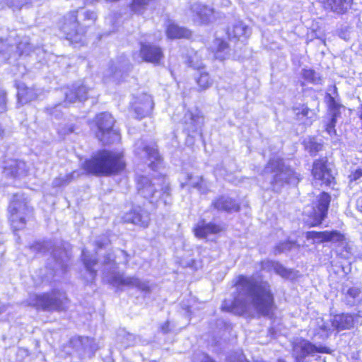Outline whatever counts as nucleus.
Instances as JSON below:
<instances>
[{
    "instance_id": "24",
    "label": "nucleus",
    "mask_w": 362,
    "mask_h": 362,
    "mask_svg": "<svg viewBox=\"0 0 362 362\" xmlns=\"http://www.w3.org/2000/svg\"><path fill=\"white\" fill-rule=\"evenodd\" d=\"M222 230V227L213 223L199 221L194 228V235L198 238H206L208 235L216 234Z\"/></svg>"
},
{
    "instance_id": "33",
    "label": "nucleus",
    "mask_w": 362,
    "mask_h": 362,
    "mask_svg": "<svg viewBox=\"0 0 362 362\" xmlns=\"http://www.w3.org/2000/svg\"><path fill=\"white\" fill-rule=\"evenodd\" d=\"M83 261L86 270L88 272L90 279H93L96 275V270L93 267L96 264L95 259L90 257L85 250L82 252Z\"/></svg>"
},
{
    "instance_id": "38",
    "label": "nucleus",
    "mask_w": 362,
    "mask_h": 362,
    "mask_svg": "<svg viewBox=\"0 0 362 362\" xmlns=\"http://www.w3.org/2000/svg\"><path fill=\"white\" fill-rule=\"evenodd\" d=\"M197 83L201 90H206L212 85V81L206 72L200 73L199 76L197 79Z\"/></svg>"
},
{
    "instance_id": "14",
    "label": "nucleus",
    "mask_w": 362,
    "mask_h": 362,
    "mask_svg": "<svg viewBox=\"0 0 362 362\" xmlns=\"http://www.w3.org/2000/svg\"><path fill=\"white\" fill-rule=\"evenodd\" d=\"M153 105L154 103L151 96L144 93L135 98V100L132 103V108L134 110L136 117L141 119L150 115Z\"/></svg>"
},
{
    "instance_id": "5",
    "label": "nucleus",
    "mask_w": 362,
    "mask_h": 362,
    "mask_svg": "<svg viewBox=\"0 0 362 362\" xmlns=\"http://www.w3.org/2000/svg\"><path fill=\"white\" fill-rule=\"evenodd\" d=\"M320 353H330L329 349L323 346H316L310 341L301 339L293 346V354L296 362H326L325 358L318 355Z\"/></svg>"
},
{
    "instance_id": "46",
    "label": "nucleus",
    "mask_w": 362,
    "mask_h": 362,
    "mask_svg": "<svg viewBox=\"0 0 362 362\" xmlns=\"http://www.w3.org/2000/svg\"><path fill=\"white\" fill-rule=\"evenodd\" d=\"M193 362H215L208 355L204 353L197 354L193 360Z\"/></svg>"
},
{
    "instance_id": "45",
    "label": "nucleus",
    "mask_w": 362,
    "mask_h": 362,
    "mask_svg": "<svg viewBox=\"0 0 362 362\" xmlns=\"http://www.w3.org/2000/svg\"><path fill=\"white\" fill-rule=\"evenodd\" d=\"M337 114L334 113V116H331L329 122L327 124L326 130L329 135L335 134L336 130L334 129L337 122Z\"/></svg>"
},
{
    "instance_id": "37",
    "label": "nucleus",
    "mask_w": 362,
    "mask_h": 362,
    "mask_svg": "<svg viewBox=\"0 0 362 362\" xmlns=\"http://www.w3.org/2000/svg\"><path fill=\"white\" fill-rule=\"evenodd\" d=\"M341 247L342 250L340 252V255L343 258L349 259L354 255V248L352 243L347 242L346 240Z\"/></svg>"
},
{
    "instance_id": "21",
    "label": "nucleus",
    "mask_w": 362,
    "mask_h": 362,
    "mask_svg": "<svg viewBox=\"0 0 362 362\" xmlns=\"http://www.w3.org/2000/svg\"><path fill=\"white\" fill-rule=\"evenodd\" d=\"M77 12L73 11L64 16V22L62 26V30L66 35L67 39H71L74 35L78 33Z\"/></svg>"
},
{
    "instance_id": "32",
    "label": "nucleus",
    "mask_w": 362,
    "mask_h": 362,
    "mask_svg": "<svg viewBox=\"0 0 362 362\" xmlns=\"http://www.w3.org/2000/svg\"><path fill=\"white\" fill-rule=\"evenodd\" d=\"M186 185H189L194 188H197L201 193H206V189L204 188V180L202 177L194 176L192 175H187Z\"/></svg>"
},
{
    "instance_id": "26",
    "label": "nucleus",
    "mask_w": 362,
    "mask_h": 362,
    "mask_svg": "<svg viewBox=\"0 0 362 362\" xmlns=\"http://www.w3.org/2000/svg\"><path fill=\"white\" fill-rule=\"evenodd\" d=\"M262 269L265 270L267 272L274 271L276 274L284 278H289L292 274V271L286 269L283 265L279 264V262L271 261V260H264L261 263Z\"/></svg>"
},
{
    "instance_id": "18",
    "label": "nucleus",
    "mask_w": 362,
    "mask_h": 362,
    "mask_svg": "<svg viewBox=\"0 0 362 362\" xmlns=\"http://www.w3.org/2000/svg\"><path fill=\"white\" fill-rule=\"evenodd\" d=\"M332 329V323L325 322L322 318H317L311 322L309 332L313 338L324 340L329 336Z\"/></svg>"
},
{
    "instance_id": "1",
    "label": "nucleus",
    "mask_w": 362,
    "mask_h": 362,
    "mask_svg": "<svg viewBox=\"0 0 362 362\" xmlns=\"http://www.w3.org/2000/svg\"><path fill=\"white\" fill-rule=\"evenodd\" d=\"M235 287L237 294L233 299H226L223 302V310L246 317H252L255 313L270 314L274 305V296L267 281L252 276L240 275Z\"/></svg>"
},
{
    "instance_id": "43",
    "label": "nucleus",
    "mask_w": 362,
    "mask_h": 362,
    "mask_svg": "<svg viewBox=\"0 0 362 362\" xmlns=\"http://www.w3.org/2000/svg\"><path fill=\"white\" fill-rule=\"evenodd\" d=\"M227 362H249L242 351H238L230 354Z\"/></svg>"
},
{
    "instance_id": "29",
    "label": "nucleus",
    "mask_w": 362,
    "mask_h": 362,
    "mask_svg": "<svg viewBox=\"0 0 362 362\" xmlns=\"http://www.w3.org/2000/svg\"><path fill=\"white\" fill-rule=\"evenodd\" d=\"M167 36L170 39L175 38H189L191 37V32L185 28L178 26L172 21H169L166 30Z\"/></svg>"
},
{
    "instance_id": "36",
    "label": "nucleus",
    "mask_w": 362,
    "mask_h": 362,
    "mask_svg": "<svg viewBox=\"0 0 362 362\" xmlns=\"http://www.w3.org/2000/svg\"><path fill=\"white\" fill-rule=\"evenodd\" d=\"M308 240H313V243H322L327 242V231H309L305 234Z\"/></svg>"
},
{
    "instance_id": "4",
    "label": "nucleus",
    "mask_w": 362,
    "mask_h": 362,
    "mask_svg": "<svg viewBox=\"0 0 362 362\" xmlns=\"http://www.w3.org/2000/svg\"><path fill=\"white\" fill-rule=\"evenodd\" d=\"M264 173L270 175L272 189L276 192L286 184L296 185L300 180V175L286 166L279 158L271 159L265 167Z\"/></svg>"
},
{
    "instance_id": "56",
    "label": "nucleus",
    "mask_w": 362,
    "mask_h": 362,
    "mask_svg": "<svg viewBox=\"0 0 362 362\" xmlns=\"http://www.w3.org/2000/svg\"><path fill=\"white\" fill-rule=\"evenodd\" d=\"M104 264H105V266H107L108 264H110L111 266L115 265V262L114 261H112V260L110 257H107V259L105 260Z\"/></svg>"
},
{
    "instance_id": "54",
    "label": "nucleus",
    "mask_w": 362,
    "mask_h": 362,
    "mask_svg": "<svg viewBox=\"0 0 362 362\" xmlns=\"http://www.w3.org/2000/svg\"><path fill=\"white\" fill-rule=\"evenodd\" d=\"M169 322H166L161 326L160 329L163 333H167L169 332Z\"/></svg>"
},
{
    "instance_id": "41",
    "label": "nucleus",
    "mask_w": 362,
    "mask_h": 362,
    "mask_svg": "<svg viewBox=\"0 0 362 362\" xmlns=\"http://www.w3.org/2000/svg\"><path fill=\"white\" fill-rule=\"evenodd\" d=\"M73 179L72 174H66L64 175H60L58 177H56L53 182L52 185L54 187H59L62 186H65L68 185Z\"/></svg>"
},
{
    "instance_id": "30",
    "label": "nucleus",
    "mask_w": 362,
    "mask_h": 362,
    "mask_svg": "<svg viewBox=\"0 0 362 362\" xmlns=\"http://www.w3.org/2000/svg\"><path fill=\"white\" fill-rule=\"evenodd\" d=\"M214 57L219 60L225 59L228 55V47L227 43L221 39H216L212 47Z\"/></svg>"
},
{
    "instance_id": "15",
    "label": "nucleus",
    "mask_w": 362,
    "mask_h": 362,
    "mask_svg": "<svg viewBox=\"0 0 362 362\" xmlns=\"http://www.w3.org/2000/svg\"><path fill=\"white\" fill-rule=\"evenodd\" d=\"M123 218L125 222L143 228H147L151 221L150 214L140 206L132 209L124 216Z\"/></svg>"
},
{
    "instance_id": "31",
    "label": "nucleus",
    "mask_w": 362,
    "mask_h": 362,
    "mask_svg": "<svg viewBox=\"0 0 362 362\" xmlns=\"http://www.w3.org/2000/svg\"><path fill=\"white\" fill-rule=\"evenodd\" d=\"M18 99L20 103H25L37 98V95L31 88L18 87Z\"/></svg>"
},
{
    "instance_id": "42",
    "label": "nucleus",
    "mask_w": 362,
    "mask_h": 362,
    "mask_svg": "<svg viewBox=\"0 0 362 362\" xmlns=\"http://www.w3.org/2000/svg\"><path fill=\"white\" fill-rule=\"evenodd\" d=\"M296 243L295 241H286L285 243H279L275 248V253H281L286 251H289L292 248L296 247Z\"/></svg>"
},
{
    "instance_id": "19",
    "label": "nucleus",
    "mask_w": 362,
    "mask_h": 362,
    "mask_svg": "<svg viewBox=\"0 0 362 362\" xmlns=\"http://www.w3.org/2000/svg\"><path fill=\"white\" fill-rule=\"evenodd\" d=\"M295 119L304 125H310L315 119V112L305 104H298L293 107Z\"/></svg>"
},
{
    "instance_id": "59",
    "label": "nucleus",
    "mask_w": 362,
    "mask_h": 362,
    "mask_svg": "<svg viewBox=\"0 0 362 362\" xmlns=\"http://www.w3.org/2000/svg\"><path fill=\"white\" fill-rule=\"evenodd\" d=\"M120 252H121V254H122V255H124V257L125 258H127V254L124 251L121 250V251H120ZM127 262H128V259H126V260H125V263H127Z\"/></svg>"
},
{
    "instance_id": "20",
    "label": "nucleus",
    "mask_w": 362,
    "mask_h": 362,
    "mask_svg": "<svg viewBox=\"0 0 362 362\" xmlns=\"http://www.w3.org/2000/svg\"><path fill=\"white\" fill-rule=\"evenodd\" d=\"M27 165L24 161L10 160L4 167V173L6 176L21 177L25 175Z\"/></svg>"
},
{
    "instance_id": "9",
    "label": "nucleus",
    "mask_w": 362,
    "mask_h": 362,
    "mask_svg": "<svg viewBox=\"0 0 362 362\" xmlns=\"http://www.w3.org/2000/svg\"><path fill=\"white\" fill-rule=\"evenodd\" d=\"M135 154L141 159H146L148 167L157 170L161 163L160 156L154 144H147L143 140L135 144Z\"/></svg>"
},
{
    "instance_id": "28",
    "label": "nucleus",
    "mask_w": 362,
    "mask_h": 362,
    "mask_svg": "<svg viewBox=\"0 0 362 362\" xmlns=\"http://www.w3.org/2000/svg\"><path fill=\"white\" fill-rule=\"evenodd\" d=\"M250 34L249 28L243 22H237L232 28L228 29V35L230 39L244 41Z\"/></svg>"
},
{
    "instance_id": "57",
    "label": "nucleus",
    "mask_w": 362,
    "mask_h": 362,
    "mask_svg": "<svg viewBox=\"0 0 362 362\" xmlns=\"http://www.w3.org/2000/svg\"><path fill=\"white\" fill-rule=\"evenodd\" d=\"M190 63L192 64L191 66H193L194 69H199L202 66V64L197 65L192 64V61H191Z\"/></svg>"
},
{
    "instance_id": "22",
    "label": "nucleus",
    "mask_w": 362,
    "mask_h": 362,
    "mask_svg": "<svg viewBox=\"0 0 362 362\" xmlns=\"http://www.w3.org/2000/svg\"><path fill=\"white\" fill-rule=\"evenodd\" d=\"M325 9L330 10L336 13H346L352 4L353 0H319Z\"/></svg>"
},
{
    "instance_id": "35",
    "label": "nucleus",
    "mask_w": 362,
    "mask_h": 362,
    "mask_svg": "<svg viewBox=\"0 0 362 362\" xmlns=\"http://www.w3.org/2000/svg\"><path fill=\"white\" fill-rule=\"evenodd\" d=\"M346 240L344 235L337 230L327 231V242L337 243L341 247Z\"/></svg>"
},
{
    "instance_id": "23",
    "label": "nucleus",
    "mask_w": 362,
    "mask_h": 362,
    "mask_svg": "<svg viewBox=\"0 0 362 362\" xmlns=\"http://www.w3.org/2000/svg\"><path fill=\"white\" fill-rule=\"evenodd\" d=\"M212 205L218 211H223L229 213L238 211L240 209L238 204L228 196L218 197L212 202Z\"/></svg>"
},
{
    "instance_id": "58",
    "label": "nucleus",
    "mask_w": 362,
    "mask_h": 362,
    "mask_svg": "<svg viewBox=\"0 0 362 362\" xmlns=\"http://www.w3.org/2000/svg\"><path fill=\"white\" fill-rule=\"evenodd\" d=\"M315 151H317L321 149L322 146L320 144H314Z\"/></svg>"
},
{
    "instance_id": "61",
    "label": "nucleus",
    "mask_w": 362,
    "mask_h": 362,
    "mask_svg": "<svg viewBox=\"0 0 362 362\" xmlns=\"http://www.w3.org/2000/svg\"><path fill=\"white\" fill-rule=\"evenodd\" d=\"M1 43H2V40H0V45H1Z\"/></svg>"
},
{
    "instance_id": "6",
    "label": "nucleus",
    "mask_w": 362,
    "mask_h": 362,
    "mask_svg": "<svg viewBox=\"0 0 362 362\" xmlns=\"http://www.w3.org/2000/svg\"><path fill=\"white\" fill-rule=\"evenodd\" d=\"M28 304L44 310H64L67 308L68 299L64 293L59 292L32 294L29 297Z\"/></svg>"
},
{
    "instance_id": "49",
    "label": "nucleus",
    "mask_w": 362,
    "mask_h": 362,
    "mask_svg": "<svg viewBox=\"0 0 362 362\" xmlns=\"http://www.w3.org/2000/svg\"><path fill=\"white\" fill-rule=\"evenodd\" d=\"M361 177H362V169L358 168L354 172H353L350 175V181H358Z\"/></svg>"
},
{
    "instance_id": "47",
    "label": "nucleus",
    "mask_w": 362,
    "mask_h": 362,
    "mask_svg": "<svg viewBox=\"0 0 362 362\" xmlns=\"http://www.w3.org/2000/svg\"><path fill=\"white\" fill-rule=\"evenodd\" d=\"M62 255H66V252L62 250H54L52 252V255L54 259L60 267H63L64 260L62 259Z\"/></svg>"
},
{
    "instance_id": "44",
    "label": "nucleus",
    "mask_w": 362,
    "mask_h": 362,
    "mask_svg": "<svg viewBox=\"0 0 362 362\" xmlns=\"http://www.w3.org/2000/svg\"><path fill=\"white\" fill-rule=\"evenodd\" d=\"M151 0H133L132 4V9L136 13H141L145 6Z\"/></svg>"
},
{
    "instance_id": "7",
    "label": "nucleus",
    "mask_w": 362,
    "mask_h": 362,
    "mask_svg": "<svg viewBox=\"0 0 362 362\" xmlns=\"http://www.w3.org/2000/svg\"><path fill=\"white\" fill-rule=\"evenodd\" d=\"M24 194L16 193L8 206L10 220L16 230L22 229L25 223V216L31 212Z\"/></svg>"
},
{
    "instance_id": "27",
    "label": "nucleus",
    "mask_w": 362,
    "mask_h": 362,
    "mask_svg": "<svg viewBox=\"0 0 362 362\" xmlns=\"http://www.w3.org/2000/svg\"><path fill=\"white\" fill-rule=\"evenodd\" d=\"M203 123V118L198 113L187 112L184 117L185 130L189 132H194L201 127Z\"/></svg>"
},
{
    "instance_id": "48",
    "label": "nucleus",
    "mask_w": 362,
    "mask_h": 362,
    "mask_svg": "<svg viewBox=\"0 0 362 362\" xmlns=\"http://www.w3.org/2000/svg\"><path fill=\"white\" fill-rule=\"evenodd\" d=\"M6 110V93L0 90V112H4Z\"/></svg>"
},
{
    "instance_id": "11",
    "label": "nucleus",
    "mask_w": 362,
    "mask_h": 362,
    "mask_svg": "<svg viewBox=\"0 0 362 362\" xmlns=\"http://www.w3.org/2000/svg\"><path fill=\"white\" fill-rule=\"evenodd\" d=\"M109 284L115 287L128 286L132 288H136L141 291H147L148 289V284L145 281H141L137 278L132 276H125L124 274L117 273L112 271L107 277Z\"/></svg>"
},
{
    "instance_id": "52",
    "label": "nucleus",
    "mask_w": 362,
    "mask_h": 362,
    "mask_svg": "<svg viewBox=\"0 0 362 362\" xmlns=\"http://www.w3.org/2000/svg\"><path fill=\"white\" fill-rule=\"evenodd\" d=\"M25 2L24 0H7L8 4H11L13 6H19Z\"/></svg>"
},
{
    "instance_id": "13",
    "label": "nucleus",
    "mask_w": 362,
    "mask_h": 362,
    "mask_svg": "<svg viewBox=\"0 0 362 362\" xmlns=\"http://www.w3.org/2000/svg\"><path fill=\"white\" fill-rule=\"evenodd\" d=\"M312 173L314 177V185H329L334 180L331 170L327 168L326 160H319L313 163Z\"/></svg>"
},
{
    "instance_id": "17",
    "label": "nucleus",
    "mask_w": 362,
    "mask_h": 362,
    "mask_svg": "<svg viewBox=\"0 0 362 362\" xmlns=\"http://www.w3.org/2000/svg\"><path fill=\"white\" fill-rule=\"evenodd\" d=\"M193 20L200 23H207L214 20V9L199 3L194 4L190 8Z\"/></svg>"
},
{
    "instance_id": "50",
    "label": "nucleus",
    "mask_w": 362,
    "mask_h": 362,
    "mask_svg": "<svg viewBox=\"0 0 362 362\" xmlns=\"http://www.w3.org/2000/svg\"><path fill=\"white\" fill-rule=\"evenodd\" d=\"M84 18L87 20H91L94 21L96 19V14L93 11H85L83 13Z\"/></svg>"
},
{
    "instance_id": "40",
    "label": "nucleus",
    "mask_w": 362,
    "mask_h": 362,
    "mask_svg": "<svg viewBox=\"0 0 362 362\" xmlns=\"http://www.w3.org/2000/svg\"><path fill=\"white\" fill-rule=\"evenodd\" d=\"M303 76L306 81L318 84L320 83L321 78L318 74L312 69H304L303 71Z\"/></svg>"
},
{
    "instance_id": "34",
    "label": "nucleus",
    "mask_w": 362,
    "mask_h": 362,
    "mask_svg": "<svg viewBox=\"0 0 362 362\" xmlns=\"http://www.w3.org/2000/svg\"><path fill=\"white\" fill-rule=\"evenodd\" d=\"M346 300L349 305H354L361 300V290L357 287L349 288L346 293Z\"/></svg>"
},
{
    "instance_id": "55",
    "label": "nucleus",
    "mask_w": 362,
    "mask_h": 362,
    "mask_svg": "<svg viewBox=\"0 0 362 362\" xmlns=\"http://www.w3.org/2000/svg\"><path fill=\"white\" fill-rule=\"evenodd\" d=\"M356 209L362 213V199H358L356 202Z\"/></svg>"
},
{
    "instance_id": "3",
    "label": "nucleus",
    "mask_w": 362,
    "mask_h": 362,
    "mask_svg": "<svg viewBox=\"0 0 362 362\" xmlns=\"http://www.w3.org/2000/svg\"><path fill=\"white\" fill-rule=\"evenodd\" d=\"M124 168L122 154L119 152L100 151L83 163V168L94 175H110Z\"/></svg>"
},
{
    "instance_id": "8",
    "label": "nucleus",
    "mask_w": 362,
    "mask_h": 362,
    "mask_svg": "<svg viewBox=\"0 0 362 362\" xmlns=\"http://www.w3.org/2000/svg\"><path fill=\"white\" fill-rule=\"evenodd\" d=\"M95 123L98 129L96 136L103 144H108L120 139L119 132L113 128L115 119L110 113L98 115Z\"/></svg>"
},
{
    "instance_id": "12",
    "label": "nucleus",
    "mask_w": 362,
    "mask_h": 362,
    "mask_svg": "<svg viewBox=\"0 0 362 362\" xmlns=\"http://www.w3.org/2000/svg\"><path fill=\"white\" fill-rule=\"evenodd\" d=\"M331 197L326 192L320 193L313 203V211L310 214L315 224H320L327 216Z\"/></svg>"
},
{
    "instance_id": "39",
    "label": "nucleus",
    "mask_w": 362,
    "mask_h": 362,
    "mask_svg": "<svg viewBox=\"0 0 362 362\" xmlns=\"http://www.w3.org/2000/svg\"><path fill=\"white\" fill-rule=\"evenodd\" d=\"M326 100L330 110L331 116H334V114H337V117L339 115V109L341 105L335 100V99L329 94L327 93Z\"/></svg>"
},
{
    "instance_id": "51",
    "label": "nucleus",
    "mask_w": 362,
    "mask_h": 362,
    "mask_svg": "<svg viewBox=\"0 0 362 362\" xmlns=\"http://www.w3.org/2000/svg\"><path fill=\"white\" fill-rule=\"evenodd\" d=\"M108 242H109V240H107V238L103 237V238H101V239L98 240L96 241V245H97L98 247L101 248L103 246L106 245L108 243Z\"/></svg>"
},
{
    "instance_id": "10",
    "label": "nucleus",
    "mask_w": 362,
    "mask_h": 362,
    "mask_svg": "<svg viewBox=\"0 0 362 362\" xmlns=\"http://www.w3.org/2000/svg\"><path fill=\"white\" fill-rule=\"evenodd\" d=\"M88 89L86 86H81L74 88V90H70L69 92L65 91V100L63 104H57L54 107L47 108L48 112L51 115H54L56 117H59L61 115L60 108L62 106L66 107L68 104L73 103L76 100L83 101L87 99Z\"/></svg>"
},
{
    "instance_id": "25",
    "label": "nucleus",
    "mask_w": 362,
    "mask_h": 362,
    "mask_svg": "<svg viewBox=\"0 0 362 362\" xmlns=\"http://www.w3.org/2000/svg\"><path fill=\"white\" fill-rule=\"evenodd\" d=\"M354 324V317L349 314L336 315L332 320V327L337 331L349 329L353 327Z\"/></svg>"
},
{
    "instance_id": "53",
    "label": "nucleus",
    "mask_w": 362,
    "mask_h": 362,
    "mask_svg": "<svg viewBox=\"0 0 362 362\" xmlns=\"http://www.w3.org/2000/svg\"><path fill=\"white\" fill-rule=\"evenodd\" d=\"M111 71L112 73V77L115 79V80H117L118 79V76H119V72H120V70L118 71L117 70V68H115V70H113V68H111Z\"/></svg>"
},
{
    "instance_id": "16",
    "label": "nucleus",
    "mask_w": 362,
    "mask_h": 362,
    "mask_svg": "<svg viewBox=\"0 0 362 362\" xmlns=\"http://www.w3.org/2000/svg\"><path fill=\"white\" fill-rule=\"evenodd\" d=\"M140 57L142 61L158 64L163 54L161 49L156 45L147 42H140Z\"/></svg>"
},
{
    "instance_id": "2",
    "label": "nucleus",
    "mask_w": 362,
    "mask_h": 362,
    "mask_svg": "<svg viewBox=\"0 0 362 362\" xmlns=\"http://www.w3.org/2000/svg\"><path fill=\"white\" fill-rule=\"evenodd\" d=\"M137 189L140 195L153 205L158 206L170 204V189L164 177L149 178L139 176L137 179Z\"/></svg>"
},
{
    "instance_id": "60",
    "label": "nucleus",
    "mask_w": 362,
    "mask_h": 362,
    "mask_svg": "<svg viewBox=\"0 0 362 362\" xmlns=\"http://www.w3.org/2000/svg\"><path fill=\"white\" fill-rule=\"evenodd\" d=\"M215 173L217 174L218 173V171H217V169L215 170Z\"/></svg>"
}]
</instances>
